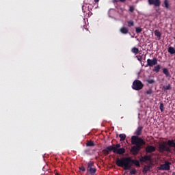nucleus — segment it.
Here are the masks:
<instances>
[{"label":"nucleus","instance_id":"obj_1","mask_svg":"<svg viewBox=\"0 0 175 175\" xmlns=\"http://www.w3.org/2000/svg\"><path fill=\"white\" fill-rule=\"evenodd\" d=\"M143 133V126H139L137 127V130L135 131L134 135L131 137V144L134 145L131 148V152H133V155H137L139 154V151L142 150V146L146 144V141L138 136H140Z\"/></svg>","mask_w":175,"mask_h":175},{"label":"nucleus","instance_id":"obj_2","mask_svg":"<svg viewBox=\"0 0 175 175\" xmlns=\"http://www.w3.org/2000/svg\"><path fill=\"white\" fill-rule=\"evenodd\" d=\"M132 163L137 167H140V162L138 160L132 159L131 157L117 158L116 164L119 167H123L124 170H129L132 167Z\"/></svg>","mask_w":175,"mask_h":175},{"label":"nucleus","instance_id":"obj_3","mask_svg":"<svg viewBox=\"0 0 175 175\" xmlns=\"http://www.w3.org/2000/svg\"><path fill=\"white\" fill-rule=\"evenodd\" d=\"M170 147H175L174 140H168L167 143H166V142H163L159 145V150L160 152H165V151H166V152H170L172 150Z\"/></svg>","mask_w":175,"mask_h":175},{"label":"nucleus","instance_id":"obj_4","mask_svg":"<svg viewBox=\"0 0 175 175\" xmlns=\"http://www.w3.org/2000/svg\"><path fill=\"white\" fill-rule=\"evenodd\" d=\"M143 87H144V84H143V82L139 79H136L133 82L132 88L135 91L143 90Z\"/></svg>","mask_w":175,"mask_h":175},{"label":"nucleus","instance_id":"obj_5","mask_svg":"<svg viewBox=\"0 0 175 175\" xmlns=\"http://www.w3.org/2000/svg\"><path fill=\"white\" fill-rule=\"evenodd\" d=\"M120 147H121V144H120L115 145L114 154H118V155H122V154H125V148Z\"/></svg>","mask_w":175,"mask_h":175},{"label":"nucleus","instance_id":"obj_6","mask_svg":"<svg viewBox=\"0 0 175 175\" xmlns=\"http://www.w3.org/2000/svg\"><path fill=\"white\" fill-rule=\"evenodd\" d=\"M172 163L166 161L164 164H161L160 166L157 167L158 170H170V165Z\"/></svg>","mask_w":175,"mask_h":175},{"label":"nucleus","instance_id":"obj_7","mask_svg":"<svg viewBox=\"0 0 175 175\" xmlns=\"http://www.w3.org/2000/svg\"><path fill=\"white\" fill-rule=\"evenodd\" d=\"M115 150H116V144H113L112 146H107L105 149L103 150V154H105V155H109V154H110L111 151L114 152Z\"/></svg>","mask_w":175,"mask_h":175},{"label":"nucleus","instance_id":"obj_8","mask_svg":"<svg viewBox=\"0 0 175 175\" xmlns=\"http://www.w3.org/2000/svg\"><path fill=\"white\" fill-rule=\"evenodd\" d=\"M157 64H158V59H157V57H154L152 59H148L146 66H150L151 68L154 65H157Z\"/></svg>","mask_w":175,"mask_h":175},{"label":"nucleus","instance_id":"obj_9","mask_svg":"<svg viewBox=\"0 0 175 175\" xmlns=\"http://www.w3.org/2000/svg\"><path fill=\"white\" fill-rule=\"evenodd\" d=\"M148 5H153L154 8H159L161 6V0H148Z\"/></svg>","mask_w":175,"mask_h":175},{"label":"nucleus","instance_id":"obj_10","mask_svg":"<svg viewBox=\"0 0 175 175\" xmlns=\"http://www.w3.org/2000/svg\"><path fill=\"white\" fill-rule=\"evenodd\" d=\"M156 148L154 146H148L146 148V151L148 153L155 152Z\"/></svg>","mask_w":175,"mask_h":175},{"label":"nucleus","instance_id":"obj_11","mask_svg":"<svg viewBox=\"0 0 175 175\" xmlns=\"http://www.w3.org/2000/svg\"><path fill=\"white\" fill-rule=\"evenodd\" d=\"M120 31L123 35H126L127 33H129V29L126 27H121Z\"/></svg>","mask_w":175,"mask_h":175},{"label":"nucleus","instance_id":"obj_12","mask_svg":"<svg viewBox=\"0 0 175 175\" xmlns=\"http://www.w3.org/2000/svg\"><path fill=\"white\" fill-rule=\"evenodd\" d=\"M140 162H146V161H151V156L145 155L139 159Z\"/></svg>","mask_w":175,"mask_h":175},{"label":"nucleus","instance_id":"obj_13","mask_svg":"<svg viewBox=\"0 0 175 175\" xmlns=\"http://www.w3.org/2000/svg\"><path fill=\"white\" fill-rule=\"evenodd\" d=\"M150 169H151V166L145 165L143 168L142 173H144V174H146V173H147V172H148Z\"/></svg>","mask_w":175,"mask_h":175},{"label":"nucleus","instance_id":"obj_14","mask_svg":"<svg viewBox=\"0 0 175 175\" xmlns=\"http://www.w3.org/2000/svg\"><path fill=\"white\" fill-rule=\"evenodd\" d=\"M161 64H158L157 66H154L152 71L155 72L156 73H158L159 70H161Z\"/></svg>","mask_w":175,"mask_h":175},{"label":"nucleus","instance_id":"obj_15","mask_svg":"<svg viewBox=\"0 0 175 175\" xmlns=\"http://www.w3.org/2000/svg\"><path fill=\"white\" fill-rule=\"evenodd\" d=\"M163 73L165 75L166 77H170V72H169V70H167V68H163Z\"/></svg>","mask_w":175,"mask_h":175},{"label":"nucleus","instance_id":"obj_16","mask_svg":"<svg viewBox=\"0 0 175 175\" xmlns=\"http://www.w3.org/2000/svg\"><path fill=\"white\" fill-rule=\"evenodd\" d=\"M90 173L91 175H96L95 173H96V168L93 167V168H90L89 171H88Z\"/></svg>","mask_w":175,"mask_h":175},{"label":"nucleus","instance_id":"obj_17","mask_svg":"<svg viewBox=\"0 0 175 175\" xmlns=\"http://www.w3.org/2000/svg\"><path fill=\"white\" fill-rule=\"evenodd\" d=\"M167 51L170 53V54H175V49L173 48V46H170Z\"/></svg>","mask_w":175,"mask_h":175},{"label":"nucleus","instance_id":"obj_18","mask_svg":"<svg viewBox=\"0 0 175 175\" xmlns=\"http://www.w3.org/2000/svg\"><path fill=\"white\" fill-rule=\"evenodd\" d=\"M127 25L129 28H131V27H134L135 22L133 21H127Z\"/></svg>","mask_w":175,"mask_h":175},{"label":"nucleus","instance_id":"obj_19","mask_svg":"<svg viewBox=\"0 0 175 175\" xmlns=\"http://www.w3.org/2000/svg\"><path fill=\"white\" fill-rule=\"evenodd\" d=\"M164 5L165 9H169L170 5L169 4V0H164Z\"/></svg>","mask_w":175,"mask_h":175},{"label":"nucleus","instance_id":"obj_20","mask_svg":"<svg viewBox=\"0 0 175 175\" xmlns=\"http://www.w3.org/2000/svg\"><path fill=\"white\" fill-rule=\"evenodd\" d=\"M87 147H94L95 146V144L92 141H89L86 143Z\"/></svg>","mask_w":175,"mask_h":175},{"label":"nucleus","instance_id":"obj_21","mask_svg":"<svg viewBox=\"0 0 175 175\" xmlns=\"http://www.w3.org/2000/svg\"><path fill=\"white\" fill-rule=\"evenodd\" d=\"M119 137L120 138V142H124V140H125V139H126V135H125V134H120L119 135Z\"/></svg>","mask_w":175,"mask_h":175},{"label":"nucleus","instance_id":"obj_22","mask_svg":"<svg viewBox=\"0 0 175 175\" xmlns=\"http://www.w3.org/2000/svg\"><path fill=\"white\" fill-rule=\"evenodd\" d=\"M146 83L148 84H155V80L152 79H149L146 80Z\"/></svg>","mask_w":175,"mask_h":175},{"label":"nucleus","instance_id":"obj_23","mask_svg":"<svg viewBox=\"0 0 175 175\" xmlns=\"http://www.w3.org/2000/svg\"><path fill=\"white\" fill-rule=\"evenodd\" d=\"M132 53H133L134 54H139V49L136 48V47H133L131 49Z\"/></svg>","mask_w":175,"mask_h":175},{"label":"nucleus","instance_id":"obj_24","mask_svg":"<svg viewBox=\"0 0 175 175\" xmlns=\"http://www.w3.org/2000/svg\"><path fill=\"white\" fill-rule=\"evenodd\" d=\"M154 35L155 36H157V38H161V32L158 30L154 31Z\"/></svg>","mask_w":175,"mask_h":175},{"label":"nucleus","instance_id":"obj_25","mask_svg":"<svg viewBox=\"0 0 175 175\" xmlns=\"http://www.w3.org/2000/svg\"><path fill=\"white\" fill-rule=\"evenodd\" d=\"M143 31V29L141 27H135L136 33H140Z\"/></svg>","mask_w":175,"mask_h":175},{"label":"nucleus","instance_id":"obj_26","mask_svg":"<svg viewBox=\"0 0 175 175\" xmlns=\"http://www.w3.org/2000/svg\"><path fill=\"white\" fill-rule=\"evenodd\" d=\"M118 2H121L122 3H124L126 2V0H113V3H117Z\"/></svg>","mask_w":175,"mask_h":175},{"label":"nucleus","instance_id":"obj_27","mask_svg":"<svg viewBox=\"0 0 175 175\" xmlns=\"http://www.w3.org/2000/svg\"><path fill=\"white\" fill-rule=\"evenodd\" d=\"M165 110V107L163 106V103L160 104V111L161 113H163V111Z\"/></svg>","mask_w":175,"mask_h":175},{"label":"nucleus","instance_id":"obj_28","mask_svg":"<svg viewBox=\"0 0 175 175\" xmlns=\"http://www.w3.org/2000/svg\"><path fill=\"white\" fill-rule=\"evenodd\" d=\"M129 12H131V13H133L135 12V7L133 5H131L129 7Z\"/></svg>","mask_w":175,"mask_h":175},{"label":"nucleus","instance_id":"obj_29","mask_svg":"<svg viewBox=\"0 0 175 175\" xmlns=\"http://www.w3.org/2000/svg\"><path fill=\"white\" fill-rule=\"evenodd\" d=\"M164 90H172V86L170 85H168L167 86H163Z\"/></svg>","mask_w":175,"mask_h":175},{"label":"nucleus","instance_id":"obj_30","mask_svg":"<svg viewBox=\"0 0 175 175\" xmlns=\"http://www.w3.org/2000/svg\"><path fill=\"white\" fill-rule=\"evenodd\" d=\"M88 166L94 167V161H89L88 163Z\"/></svg>","mask_w":175,"mask_h":175},{"label":"nucleus","instance_id":"obj_31","mask_svg":"<svg viewBox=\"0 0 175 175\" xmlns=\"http://www.w3.org/2000/svg\"><path fill=\"white\" fill-rule=\"evenodd\" d=\"M146 94L147 95H151V94H152V90H148V91H146Z\"/></svg>","mask_w":175,"mask_h":175},{"label":"nucleus","instance_id":"obj_32","mask_svg":"<svg viewBox=\"0 0 175 175\" xmlns=\"http://www.w3.org/2000/svg\"><path fill=\"white\" fill-rule=\"evenodd\" d=\"M131 174H136V170L133 169L130 171Z\"/></svg>","mask_w":175,"mask_h":175},{"label":"nucleus","instance_id":"obj_33","mask_svg":"<svg viewBox=\"0 0 175 175\" xmlns=\"http://www.w3.org/2000/svg\"><path fill=\"white\" fill-rule=\"evenodd\" d=\"M137 58L138 59V61H142V59H143V56L142 55H139V56H137Z\"/></svg>","mask_w":175,"mask_h":175},{"label":"nucleus","instance_id":"obj_34","mask_svg":"<svg viewBox=\"0 0 175 175\" xmlns=\"http://www.w3.org/2000/svg\"><path fill=\"white\" fill-rule=\"evenodd\" d=\"M79 170H81L82 172H85V167H84V166L80 167Z\"/></svg>","mask_w":175,"mask_h":175},{"label":"nucleus","instance_id":"obj_35","mask_svg":"<svg viewBox=\"0 0 175 175\" xmlns=\"http://www.w3.org/2000/svg\"><path fill=\"white\" fill-rule=\"evenodd\" d=\"M92 168H94V167H88H88H87L88 172L90 171V169H92Z\"/></svg>","mask_w":175,"mask_h":175},{"label":"nucleus","instance_id":"obj_36","mask_svg":"<svg viewBox=\"0 0 175 175\" xmlns=\"http://www.w3.org/2000/svg\"><path fill=\"white\" fill-rule=\"evenodd\" d=\"M95 3H98V2H99L100 0H94Z\"/></svg>","mask_w":175,"mask_h":175}]
</instances>
